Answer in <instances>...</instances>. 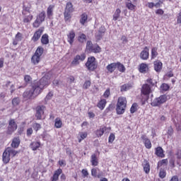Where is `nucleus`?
Masks as SVG:
<instances>
[{
	"label": "nucleus",
	"instance_id": "1",
	"mask_svg": "<svg viewBox=\"0 0 181 181\" xmlns=\"http://www.w3.org/2000/svg\"><path fill=\"white\" fill-rule=\"evenodd\" d=\"M49 80H50V74H45L39 81H35L33 83L36 90L40 94L45 87L49 86Z\"/></svg>",
	"mask_w": 181,
	"mask_h": 181
},
{
	"label": "nucleus",
	"instance_id": "2",
	"mask_svg": "<svg viewBox=\"0 0 181 181\" xmlns=\"http://www.w3.org/2000/svg\"><path fill=\"white\" fill-rule=\"evenodd\" d=\"M39 94H40L39 90L36 89L33 84H32L31 88L26 90L23 93V97L26 98V100H33L34 98H36Z\"/></svg>",
	"mask_w": 181,
	"mask_h": 181
},
{
	"label": "nucleus",
	"instance_id": "3",
	"mask_svg": "<svg viewBox=\"0 0 181 181\" xmlns=\"http://www.w3.org/2000/svg\"><path fill=\"white\" fill-rule=\"evenodd\" d=\"M125 108H127V98L124 97H119L117 103L116 111L117 113L119 115L125 112Z\"/></svg>",
	"mask_w": 181,
	"mask_h": 181
},
{
	"label": "nucleus",
	"instance_id": "4",
	"mask_svg": "<svg viewBox=\"0 0 181 181\" xmlns=\"http://www.w3.org/2000/svg\"><path fill=\"white\" fill-rule=\"evenodd\" d=\"M86 66L90 71H94V70L97 69V62L95 61V57H88V61L86 63Z\"/></svg>",
	"mask_w": 181,
	"mask_h": 181
},
{
	"label": "nucleus",
	"instance_id": "5",
	"mask_svg": "<svg viewBox=\"0 0 181 181\" xmlns=\"http://www.w3.org/2000/svg\"><path fill=\"white\" fill-rule=\"evenodd\" d=\"M46 18V13L45 11L41 12L38 16H37L36 20L34 21L33 26V28H39Z\"/></svg>",
	"mask_w": 181,
	"mask_h": 181
},
{
	"label": "nucleus",
	"instance_id": "6",
	"mask_svg": "<svg viewBox=\"0 0 181 181\" xmlns=\"http://www.w3.org/2000/svg\"><path fill=\"white\" fill-rule=\"evenodd\" d=\"M168 100V96L166 95H162L160 97L154 99L151 102L152 107H159V105L163 104V103H166Z\"/></svg>",
	"mask_w": 181,
	"mask_h": 181
},
{
	"label": "nucleus",
	"instance_id": "7",
	"mask_svg": "<svg viewBox=\"0 0 181 181\" xmlns=\"http://www.w3.org/2000/svg\"><path fill=\"white\" fill-rule=\"evenodd\" d=\"M86 49L89 50L91 53H100L101 52V47L98 45H93L91 41H88L86 42Z\"/></svg>",
	"mask_w": 181,
	"mask_h": 181
},
{
	"label": "nucleus",
	"instance_id": "8",
	"mask_svg": "<svg viewBox=\"0 0 181 181\" xmlns=\"http://www.w3.org/2000/svg\"><path fill=\"white\" fill-rule=\"evenodd\" d=\"M16 129H18V124H16V122H15V119H10L8 122L7 134L8 135H12Z\"/></svg>",
	"mask_w": 181,
	"mask_h": 181
},
{
	"label": "nucleus",
	"instance_id": "9",
	"mask_svg": "<svg viewBox=\"0 0 181 181\" xmlns=\"http://www.w3.org/2000/svg\"><path fill=\"white\" fill-rule=\"evenodd\" d=\"M84 60H86V54H77L74 57L71 64V66H78L80 62H84Z\"/></svg>",
	"mask_w": 181,
	"mask_h": 181
},
{
	"label": "nucleus",
	"instance_id": "10",
	"mask_svg": "<svg viewBox=\"0 0 181 181\" xmlns=\"http://www.w3.org/2000/svg\"><path fill=\"white\" fill-rule=\"evenodd\" d=\"M110 131H111V127L103 126L100 128V129L96 130L95 134L98 138H100V136H103V135H104L105 133H110Z\"/></svg>",
	"mask_w": 181,
	"mask_h": 181
},
{
	"label": "nucleus",
	"instance_id": "11",
	"mask_svg": "<svg viewBox=\"0 0 181 181\" xmlns=\"http://www.w3.org/2000/svg\"><path fill=\"white\" fill-rule=\"evenodd\" d=\"M45 110H46V107L44 105L38 106L36 107L35 117L37 119H42V117L45 115Z\"/></svg>",
	"mask_w": 181,
	"mask_h": 181
},
{
	"label": "nucleus",
	"instance_id": "12",
	"mask_svg": "<svg viewBox=\"0 0 181 181\" xmlns=\"http://www.w3.org/2000/svg\"><path fill=\"white\" fill-rule=\"evenodd\" d=\"M5 151L6 152L7 154H8V156L11 158H15V156L18 155V153H19V151L15 150V148L13 147H7L5 149Z\"/></svg>",
	"mask_w": 181,
	"mask_h": 181
},
{
	"label": "nucleus",
	"instance_id": "13",
	"mask_svg": "<svg viewBox=\"0 0 181 181\" xmlns=\"http://www.w3.org/2000/svg\"><path fill=\"white\" fill-rule=\"evenodd\" d=\"M43 30H45V28H43L38 29V30H37L34 33L32 40H33V42H37V40H39V39H40V37L42 36V33H43Z\"/></svg>",
	"mask_w": 181,
	"mask_h": 181
},
{
	"label": "nucleus",
	"instance_id": "14",
	"mask_svg": "<svg viewBox=\"0 0 181 181\" xmlns=\"http://www.w3.org/2000/svg\"><path fill=\"white\" fill-rule=\"evenodd\" d=\"M140 57L142 60H148L149 59V48L145 47L144 50L140 54Z\"/></svg>",
	"mask_w": 181,
	"mask_h": 181
},
{
	"label": "nucleus",
	"instance_id": "15",
	"mask_svg": "<svg viewBox=\"0 0 181 181\" xmlns=\"http://www.w3.org/2000/svg\"><path fill=\"white\" fill-rule=\"evenodd\" d=\"M151 85L148 84H144L143 85L142 88H141V93L144 94V95H149V94H151Z\"/></svg>",
	"mask_w": 181,
	"mask_h": 181
},
{
	"label": "nucleus",
	"instance_id": "16",
	"mask_svg": "<svg viewBox=\"0 0 181 181\" xmlns=\"http://www.w3.org/2000/svg\"><path fill=\"white\" fill-rule=\"evenodd\" d=\"M19 145H21V138L19 136L14 137L11 144V148L18 149V148H19Z\"/></svg>",
	"mask_w": 181,
	"mask_h": 181
},
{
	"label": "nucleus",
	"instance_id": "17",
	"mask_svg": "<svg viewBox=\"0 0 181 181\" xmlns=\"http://www.w3.org/2000/svg\"><path fill=\"white\" fill-rule=\"evenodd\" d=\"M141 139L147 149H151L152 148V143H151V140L146 137V135L143 134L141 136Z\"/></svg>",
	"mask_w": 181,
	"mask_h": 181
},
{
	"label": "nucleus",
	"instance_id": "18",
	"mask_svg": "<svg viewBox=\"0 0 181 181\" xmlns=\"http://www.w3.org/2000/svg\"><path fill=\"white\" fill-rule=\"evenodd\" d=\"M63 173V170H62L61 168H59L58 170H57L52 177L51 178L52 181H57L59 180V177L60 176V175H62V173Z\"/></svg>",
	"mask_w": 181,
	"mask_h": 181
},
{
	"label": "nucleus",
	"instance_id": "19",
	"mask_svg": "<svg viewBox=\"0 0 181 181\" xmlns=\"http://www.w3.org/2000/svg\"><path fill=\"white\" fill-rule=\"evenodd\" d=\"M106 69L109 73H114L117 69V63H111L106 66Z\"/></svg>",
	"mask_w": 181,
	"mask_h": 181
},
{
	"label": "nucleus",
	"instance_id": "20",
	"mask_svg": "<svg viewBox=\"0 0 181 181\" xmlns=\"http://www.w3.org/2000/svg\"><path fill=\"white\" fill-rule=\"evenodd\" d=\"M67 36L69 43L73 45V42H74V38L76 37V33H74V30L70 31Z\"/></svg>",
	"mask_w": 181,
	"mask_h": 181
},
{
	"label": "nucleus",
	"instance_id": "21",
	"mask_svg": "<svg viewBox=\"0 0 181 181\" xmlns=\"http://www.w3.org/2000/svg\"><path fill=\"white\" fill-rule=\"evenodd\" d=\"M90 163L92 166H98V158L96 154H93L90 157Z\"/></svg>",
	"mask_w": 181,
	"mask_h": 181
},
{
	"label": "nucleus",
	"instance_id": "22",
	"mask_svg": "<svg viewBox=\"0 0 181 181\" xmlns=\"http://www.w3.org/2000/svg\"><path fill=\"white\" fill-rule=\"evenodd\" d=\"M2 160L5 165H6V163H9V160H11V157L5 151L3 153Z\"/></svg>",
	"mask_w": 181,
	"mask_h": 181
},
{
	"label": "nucleus",
	"instance_id": "23",
	"mask_svg": "<svg viewBox=\"0 0 181 181\" xmlns=\"http://www.w3.org/2000/svg\"><path fill=\"white\" fill-rule=\"evenodd\" d=\"M156 155L159 158H165V154L163 153V149L162 147H157L156 148Z\"/></svg>",
	"mask_w": 181,
	"mask_h": 181
},
{
	"label": "nucleus",
	"instance_id": "24",
	"mask_svg": "<svg viewBox=\"0 0 181 181\" xmlns=\"http://www.w3.org/2000/svg\"><path fill=\"white\" fill-rule=\"evenodd\" d=\"M30 147L33 151H36V150H37V148H40V142H39V141H33L30 144Z\"/></svg>",
	"mask_w": 181,
	"mask_h": 181
},
{
	"label": "nucleus",
	"instance_id": "25",
	"mask_svg": "<svg viewBox=\"0 0 181 181\" xmlns=\"http://www.w3.org/2000/svg\"><path fill=\"white\" fill-rule=\"evenodd\" d=\"M107 105V100L105 99H102L99 103H98L97 107L100 108V110H103L105 108V105Z\"/></svg>",
	"mask_w": 181,
	"mask_h": 181
},
{
	"label": "nucleus",
	"instance_id": "26",
	"mask_svg": "<svg viewBox=\"0 0 181 181\" xmlns=\"http://www.w3.org/2000/svg\"><path fill=\"white\" fill-rule=\"evenodd\" d=\"M40 62V57L34 54V55L31 58V62L33 63L35 65L39 64Z\"/></svg>",
	"mask_w": 181,
	"mask_h": 181
},
{
	"label": "nucleus",
	"instance_id": "27",
	"mask_svg": "<svg viewBox=\"0 0 181 181\" xmlns=\"http://www.w3.org/2000/svg\"><path fill=\"white\" fill-rule=\"evenodd\" d=\"M140 73H146L148 71V65L146 64H141L139 69Z\"/></svg>",
	"mask_w": 181,
	"mask_h": 181
},
{
	"label": "nucleus",
	"instance_id": "28",
	"mask_svg": "<svg viewBox=\"0 0 181 181\" xmlns=\"http://www.w3.org/2000/svg\"><path fill=\"white\" fill-rule=\"evenodd\" d=\"M74 11V8H73V4H71V2H68L65 8V11L70 12L71 13Z\"/></svg>",
	"mask_w": 181,
	"mask_h": 181
},
{
	"label": "nucleus",
	"instance_id": "29",
	"mask_svg": "<svg viewBox=\"0 0 181 181\" xmlns=\"http://www.w3.org/2000/svg\"><path fill=\"white\" fill-rule=\"evenodd\" d=\"M119 16H121V10L119 8H117L116 9L115 13L112 16L113 21H118Z\"/></svg>",
	"mask_w": 181,
	"mask_h": 181
},
{
	"label": "nucleus",
	"instance_id": "30",
	"mask_svg": "<svg viewBox=\"0 0 181 181\" xmlns=\"http://www.w3.org/2000/svg\"><path fill=\"white\" fill-rule=\"evenodd\" d=\"M116 69H117L121 73H124L125 71V66L121 64V62H116Z\"/></svg>",
	"mask_w": 181,
	"mask_h": 181
},
{
	"label": "nucleus",
	"instance_id": "31",
	"mask_svg": "<svg viewBox=\"0 0 181 181\" xmlns=\"http://www.w3.org/2000/svg\"><path fill=\"white\" fill-rule=\"evenodd\" d=\"M144 167V170L145 173H149L151 172V165H149V163L148 161H145L144 163L143 164Z\"/></svg>",
	"mask_w": 181,
	"mask_h": 181
},
{
	"label": "nucleus",
	"instance_id": "32",
	"mask_svg": "<svg viewBox=\"0 0 181 181\" xmlns=\"http://www.w3.org/2000/svg\"><path fill=\"white\" fill-rule=\"evenodd\" d=\"M162 62H154V69L156 71H160L162 70Z\"/></svg>",
	"mask_w": 181,
	"mask_h": 181
},
{
	"label": "nucleus",
	"instance_id": "33",
	"mask_svg": "<svg viewBox=\"0 0 181 181\" xmlns=\"http://www.w3.org/2000/svg\"><path fill=\"white\" fill-rule=\"evenodd\" d=\"M41 43H42V45H47L49 43V35L47 34H44L42 36Z\"/></svg>",
	"mask_w": 181,
	"mask_h": 181
},
{
	"label": "nucleus",
	"instance_id": "34",
	"mask_svg": "<svg viewBox=\"0 0 181 181\" xmlns=\"http://www.w3.org/2000/svg\"><path fill=\"white\" fill-rule=\"evenodd\" d=\"M126 6L129 11H135V8H136V6L134 5L129 0L126 3Z\"/></svg>",
	"mask_w": 181,
	"mask_h": 181
},
{
	"label": "nucleus",
	"instance_id": "35",
	"mask_svg": "<svg viewBox=\"0 0 181 181\" xmlns=\"http://www.w3.org/2000/svg\"><path fill=\"white\" fill-rule=\"evenodd\" d=\"M33 19V15L25 16L23 20L24 23H30V21Z\"/></svg>",
	"mask_w": 181,
	"mask_h": 181
},
{
	"label": "nucleus",
	"instance_id": "36",
	"mask_svg": "<svg viewBox=\"0 0 181 181\" xmlns=\"http://www.w3.org/2000/svg\"><path fill=\"white\" fill-rule=\"evenodd\" d=\"M87 19H88L87 14L86 13H83L81 16L80 23H81V25H84V23L87 22Z\"/></svg>",
	"mask_w": 181,
	"mask_h": 181
},
{
	"label": "nucleus",
	"instance_id": "37",
	"mask_svg": "<svg viewBox=\"0 0 181 181\" xmlns=\"http://www.w3.org/2000/svg\"><path fill=\"white\" fill-rule=\"evenodd\" d=\"M55 128H62V125H63V122L62 119L59 118H56L54 120Z\"/></svg>",
	"mask_w": 181,
	"mask_h": 181
},
{
	"label": "nucleus",
	"instance_id": "38",
	"mask_svg": "<svg viewBox=\"0 0 181 181\" xmlns=\"http://www.w3.org/2000/svg\"><path fill=\"white\" fill-rule=\"evenodd\" d=\"M43 47H38L35 52L34 54H35L36 56H38L40 57H41L42 54H43Z\"/></svg>",
	"mask_w": 181,
	"mask_h": 181
},
{
	"label": "nucleus",
	"instance_id": "39",
	"mask_svg": "<svg viewBox=\"0 0 181 181\" xmlns=\"http://www.w3.org/2000/svg\"><path fill=\"white\" fill-rule=\"evenodd\" d=\"M132 87V86H131V84L126 83L121 86L120 91H122H122H128V90H129Z\"/></svg>",
	"mask_w": 181,
	"mask_h": 181
},
{
	"label": "nucleus",
	"instance_id": "40",
	"mask_svg": "<svg viewBox=\"0 0 181 181\" xmlns=\"http://www.w3.org/2000/svg\"><path fill=\"white\" fill-rule=\"evenodd\" d=\"M54 8V6H49V7L47 8V15L49 18H50V16H53V8Z\"/></svg>",
	"mask_w": 181,
	"mask_h": 181
},
{
	"label": "nucleus",
	"instance_id": "41",
	"mask_svg": "<svg viewBox=\"0 0 181 181\" xmlns=\"http://www.w3.org/2000/svg\"><path fill=\"white\" fill-rule=\"evenodd\" d=\"M158 56V48L153 47L151 49V59H156Z\"/></svg>",
	"mask_w": 181,
	"mask_h": 181
},
{
	"label": "nucleus",
	"instance_id": "42",
	"mask_svg": "<svg viewBox=\"0 0 181 181\" xmlns=\"http://www.w3.org/2000/svg\"><path fill=\"white\" fill-rule=\"evenodd\" d=\"M79 136L78 137V142H81L83 139H86L87 138V132H80L79 133Z\"/></svg>",
	"mask_w": 181,
	"mask_h": 181
},
{
	"label": "nucleus",
	"instance_id": "43",
	"mask_svg": "<svg viewBox=\"0 0 181 181\" xmlns=\"http://www.w3.org/2000/svg\"><path fill=\"white\" fill-rule=\"evenodd\" d=\"M167 166L168 165V159H163L158 163V168H160V166Z\"/></svg>",
	"mask_w": 181,
	"mask_h": 181
},
{
	"label": "nucleus",
	"instance_id": "44",
	"mask_svg": "<svg viewBox=\"0 0 181 181\" xmlns=\"http://www.w3.org/2000/svg\"><path fill=\"white\" fill-rule=\"evenodd\" d=\"M21 103V99H19V98H14L13 100H12V104L14 107H17V105L18 104Z\"/></svg>",
	"mask_w": 181,
	"mask_h": 181
},
{
	"label": "nucleus",
	"instance_id": "45",
	"mask_svg": "<svg viewBox=\"0 0 181 181\" xmlns=\"http://www.w3.org/2000/svg\"><path fill=\"white\" fill-rule=\"evenodd\" d=\"M86 36L85 34H81V35L78 36V40L81 43H84L86 42Z\"/></svg>",
	"mask_w": 181,
	"mask_h": 181
},
{
	"label": "nucleus",
	"instance_id": "46",
	"mask_svg": "<svg viewBox=\"0 0 181 181\" xmlns=\"http://www.w3.org/2000/svg\"><path fill=\"white\" fill-rule=\"evenodd\" d=\"M71 13L69 12V11H64V19L66 21V22H67V21H70V18H71Z\"/></svg>",
	"mask_w": 181,
	"mask_h": 181
},
{
	"label": "nucleus",
	"instance_id": "47",
	"mask_svg": "<svg viewBox=\"0 0 181 181\" xmlns=\"http://www.w3.org/2000/svg\"><path fill=\"white\" fill-rule=\"evenodd\" d=\"M159 177H160V179H165V177H166V171H165V170H160Z\"/></svg>",
	"mask_w": 181,
	"mask_h": 181
},
{
	"label": "nucleus",
	"instance_id": "48",
	"mask_svg": "<svg viewBox=\"0 0 181 181\" xmlns=\"http://www.w3.org/2000/svg\"><path fill=\"white\" fill-rule=\"evenodd\" d=\"M24 81H25L26 84H30L32 83V77L29 75H25L24 77Z\"/></svg>",
	"mask_w": 181,
	"mask_h": 181
},
{
	"label": "nucleus",
	"instance_id": "49",
	"mask_svg": "<svg viewBox=\"0 0 181 181\" xmlns=\"http://www.w3.org/2000/svg\"><path fill=\"white\" fill-rule=\"evenodd\" d=\"M115 140V134L111 133L110 135L109 136L108 142L110 144H112Z\"/></svg>",
	"mask_w": 181,
	"mask_h": 181
},
{
	"label": "nucleus",
	"instance_id": "50",
	"mask_svg": "<svg viewBox=\"0 0 181 181\" xmlns=\"http://www.w3.org/2000/svg\"><path fill=\"white\" fill-rule=\"evenodd\" d=\"M136 107H138V105H137L136 103H134V104L132 105V106L131 108H130V112H131V114H134V112H136V110H137Z\"/></svg>",
	"mask_w": 181,
	"mask_h": 181
},
{
	"label": "nucleus",
	"instance_id": "51",
	"mask_svg": "<svg viewBox=\"0 0 181 181\" xmlns=\"http://www.w3.org/2000/svg\"><path fill=\"white\" fill-rule=\"evenodd\" d=\"M160 88H161L162 91H168L169 90V85H168L166 83H163L160 86Z\"/></svg>",
	"mask_w": 181,
	"mask_h": 181
},
{
	"label": "nucleus",
	"instance_id": "52",
	"mask_svg": "<svg viewBox=\"0 0 181 181\" xmlns=\"http://www.w3.org/2000/svg\"><path fill=\"white\" fill-rule=\"evenodd\" d=\"M90 86H91V81H86L83 84V88H85V90H87Z\"/></svg>",
	"mask_w": 181,
	"mask_h": 181
},
{
	"label": "nucleus",
	"instance_id": "53",
	"mask_svg": "<svg viewBox=\"0 0 181 181\" xmlns=\"http://www.w3.org/2000/svg\"><path fill=\"white\" fill-rule=\"evenodd\" d=\"M33 129H35V131H36V132L39 131V129H40V128H41L40 124H39V123H35V124L33 125Z\"/></svg>",
	"mask_w": 181,
	"mask_h": 181
},
{
	"label": "nucleus",
	"instance_id": "54",
	"mask_svg": "<svg viewBox=\"0 0 181 181\" xmlns=\"http://www.w3.org/2000/svg\"><path fill=\"white\" fill-rule=\"evenodd\" d=\"M110 95H111V93L110 92V89H107L104 94H103V97L105 98H108V97H110Z\"/></svg>",
	"mask_w": 181,
	"mask_h": 181
},
{
	"label": "nucleus",
	"instance_id": "55",
	"mask_svg": "<svg viewBox=\"0 0 181 181\" xmlns=\"http://www.w3.org/2000/svg\"><path fill=\"white\" fill-rule=\"evenodd\" d=\"M25 12H28V13H30V7H26L24 6L23 15H26V13Z\"/></svg>",
	"mask_w": 181,
	"mask_h": 181
},
{
	"label": "nucleus",
	"instance_id": "56",
	"mask_svg": "<svg viewBox=\"0 0 181 181\" xmlns=\"http://www.w3.org/2000/svg\"><path fill=\"white\" fill-rule=\"evenodd\" d=\"M52 97H53V93L52 92H49L45 98V101H49V100L52 99Z\"/></svg>",
	"mask_w": 181,
	"mask_h": 181
},
{
	"label": "nucleus",
	"instance_id": "57",
	"mask_svg": "<svg viewBox=\"0 0 181 181\" xmlns=\"http://www.w3.org/2000/svg\"><path fill=\"white\" fill-rule=\"evenodd\" d=\"M147 83H148V84L151 86H153L155 84H156V81H153V79H148Z\"/></svg>",
	"mask_w": 181,
	"mask_h": 181
},
{
	"label": "nucleus",
	"instance_id": "58",
	"mask_svg": "<svg viewBox=\"0 0 181 181\" xmlns=\"http://www.w3.org/2000/svg\"><path fill=\"white\" fill-rule=\"evenodd\" d=\"M168 134L170 136L173 135V128H172V126L169 127L168 129Z\"/></svg>",
	"mask_w": 181,
	"mask_h": 181
},
{
	"label": "nucleus",
	"instance_id": "59",
	"mask_svg": "<svg viewBox=\"0 0 181 181\" xmlns=\"http://www.w3.org/2000/svg\"><path fill=\"white\" fill-rule=\"evenodd\" d=\"M91 175H92V176H93L94 177H97V169L93 168V169L91 170Z\"/></svg>",
	"mask_w": 181,
	"mask_h": 181
},
{
	"label": "nucleus",
	"instance_id": "60",
	"mask_svg": "<svg viewBox=\"0 0 181 181\" xmlns=\"http://www.w3.org/2000/svg\"><path fill=\"white\" fill-rule=\"evenodd\" d=\"M82 175H83V177H87V176H88V171H87V170L83 169Z\"/></svg>",
	"mask_w": 181,
	"mask_h": 181
},
{
	"label": "nucleus",
	"instance_id": "61",
	"mask_svg": "<svg viewBox=\"0 0 181 181\" xmlns=\"http://www.w3.org/2000/svg\"><path fill=\"white\" fill-rule=\"evenodd\" d=\"M33 134V129L32 128H29L27 129V135L28 136H30Z\"/></svg>",
	"mask_w": 181,
	"mask_h": 181
},
{
	"label": "nucleus",
	"instance_id": "62",
	"mask_svg": "<svg viewBox=\"0 0 181 181\" xmlns=\"http://www.w3.org/2000/svg\"><path fill=\"white\" fill-rule=\"evenodd\" d=\"M16 39H17V40H22V34L21 33H18L16 35Z\"/></svg>",
	"mask_w": 181,
	"mask_h": 181
},
{
	"label": "nucleus",
	"instance_id": "63",
	"mask_svg": "<svg viewBox=\"0 0 181 181\" xmlns=\"http://www.w3.org/2000/svg\"><path fill=\"white\" fill-rule=\"evenodd\" d=\"M121 40H122L123 43H128V39L125 35H122Z\"/></svg>",
	"mask_w": 181,
	"mask_h": 181
},
{
	"label": "nucleus",
	"instance_id": "64",
	"mask_svg": "<svg viewBox=\"0 0 181 181\" xmlns=\"http://www.w3.org/2000/svg\"><path fill=\"white\" fill-rule=\"evenodd\" d=\"M177 22V23H181V10L180 12L178 13Z\"/></svg>",
	"mask_w": 181,
	"mask_h": 181
}]
</instances>
